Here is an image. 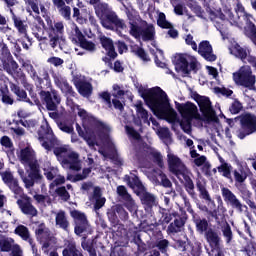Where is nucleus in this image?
Instances as JSON below:
<instances>
[{"label": "nucleus", "instance_id": "obj_1", "mask_svg": "<svg viewBox=\"0 0 256 256\" xmlns=\"http://www.w3.org/2000/svg\"><path fill=\"white\" fill-rule=\"evenodd\" d=\"M141 97L152 107L155 113H158V115L166 119L168 123H177V121H179L177 112L169 103L167 93L160 87L144 90Z\"/></svg>", "mask_w": 256, "mask_h": 256}, {"label": "nucleus", "instance_id": "obj_2", "mask_svg": "<svg viewBox=\"0 0 256 256\" xmlns=\"http://www.w3.org/2000/svg\"><path fill=\"white\" fill-rule=\"evenodd\" d=\"M11 52L9 51V48L7 47V44L3 43V41H0V59L1 61L8 60V63L5 62L3 64V69L8 73V75H11L15 81H20V83L23 85L27 91H33V85L27 81V75L23 73V71L19 68V64L17 61L10 59Z\"/></svg>", "mask_w": 256, "mask_h": 256}, {"label": "nucleus", "instance_id": "obj_3", "mask_svg": "<svg viewBox=\"0 0 256 256\" xmlns=\"http://www.w3.org/2000/svg\"><path fill=\"white\" fill-rule=\"evenodd\" d=\"M124 181L129 185L131 189H133L134 193L140 198V201L148 213H151V209L153 207L157 206V198L152 193L147 192V189L139 180V177H137L135 174L125 175Z\"/></svg>", "mask_w": 256, "mask_h": 256}, {"label": "nucleus", "instance_id": "obj_4", "mask_svg": "<svg viewBox=\"0 0 256 256\" xmlns=\"http://www.w3.org/2000/svg\"><path fill=\"white\" fill-rule=\"evenodd\" d=\"M232 79L238 87H244L243 95L248 99L253 98L252 93H256V76L253 74L251 66H242L232 74Z\"/></svg>", "mask_w": 256, "mask_h": 256}, {"label": "nucleus", "instance_id": "obj_5", "mask_svg": "<svg viewBox=\"0 0 256 256\" xmlns=\"http://www.w3.org/2000/svg\"><path fill=\"white\" fill-rule=\"evenodd\" d=\"M22 68L30 75L38 89H50L51 87V76L49 75V69L41 68L38 73L29 60L21 61Z\"/></svg>", "mask_w": 256, "mask_h": 256}, {"label": "nucleus", "instance_id": "obj_6", "mask_svg": "<svg viewBox=\"0 0 256 256\" xmlns=\"http://www.w3.org/2000/svg\"><path fill=\"white\" fill-rule=\"evenodd\" d=\"M54 155H56L63 169L81 171V160H79L77 152H73L67 149V147H56L54 148Z\"/></svg>", "mask_w": 256, "mask_h": 256}, {"label": "nucleus", "instance_id": "obj_7", "mask_svg": "<svg viewBox=\"0 0 256 256\" xmlns=\"http://www.w3.org/2000/svg\"><path fill=\"white\" fill-rule=\"evenodd\" d=\"M177 109L182 117L180 127L184 133L188 135L191 133V123L193 119H200L199 110L197 106L191 102L176 104Z\"/></svg>", "mask_w": 256, "mask_h": 256}, {"label": "nucleus", "instance_id": "obj_8", "mask_svg": "<svg viewBox=\"0 0 256 256\" xmlns=\"http://www.w3.org/2000/svg\"><path fill=\"white\" fill-rule=\"evenodd\" d=\"M177 73L189 75L191 71L197 73L199 69V61L191 54H176L173 60Z\"/></svg>", "mask_w": 256, "mask_h": 256}, {"label": "nucleus", "instance_id": "obj_9", "mask_svg": "<svg viewBox=\"0 0 256 256\" xmlns=\"http://www.w3.org/2000/svg\"><path fill=\"white\" fill-rule=\"evenodd\" d=\"M129 17V33L135 39H143V41H153L155 39V26L144 22L142 26H139L137 21Z\"/></svg>", "mask_w": 256, "mask_h": 256}, {"label": "nucleus", "instance_id": "obj_10", "mask_svg": "<svg viewBox=\"0 0 256 256\" xmlns=\"http://www.w3.org/2000/svg\"><path fill=\"white\" fill-rule=\"evenodd\" d=\"M196 187L200 193V197L205 201H208V205L212 209V211L208 212L209 221H215V223H217L218 225H227V222H225L223 215H217V211H215V202L211 200V195H209V191H207V183L204 180H197Z\"/></svg>", "mask_w": 256, "mask_h": 256}, {"label": "nucleus", "instance_id": "obj_11", "mask_svg": "<svg viewBox=\"0 0 256 256\" xmlns=\"http://www.w3.org/2000/svg\"><path fill=\"white\" fill-rule=\"evenodd\" d=\"M46 23L48 25L46 28L49 39L48 43L52 49H55L59 45V41H64L63 33H65V25H63V22L53 24V21L49 17H46Z\"/></svg>", "mask_w": 256, "mask_h": 256}, {"label": "nucleus", "instance_id": "obj_12", "mask_svg": "<svg viewBox=\"0 0 256 256\" xmlns=\"http://www.w3.org/2000/svg\"><path fill=\"white\" fill-rule=\"evenodd\" d=\"M38 139L46 151H51V149H53V145L57 143V138L55 137L53 129H51L47 119L42 121V125L38 130Z\"/></svg>", "mask_w": 256, "mask_h": 256}, {"label": "nucleus", "instance_id": "obj_13", "mask_svg": "<svg viewBox=\"0 0 256 256\" xmlns=\"http://www.w3.org/2000/svg\"><path fill=\"white\" fill-rule=\"evenodd\" d=\"M167 162L170 173H173V175H175L179 181H181L182 175L189 173V169H187V166L185 163H183V160L171 152V148L169 147L167 148Z\"/></svg>", "mask_w": 256, "mask_h": 256}, {"label": "nucleus", "instance_id": "obj_14", "mask_svg": "<svg viewBox=\"0 0 256 256\" xmlns=\"http://www.w3.org/2000/svg\"><path fill=\"white\" fill-rule=\"evenodd\" d=\"M39 95L44 103H46L48 111H57V108L61 105V95L53 88V84H51L50 88L40 89Z\"/></svg>", "mask_w": 256, "mask_h": 256}, {"label": "nucleus", "instance_id": "obj_15", "mask_svg": "<svg viewBox=\"0 0 256 256\" xmlns=\"http://www.w3.org/2000/svg\"><path fill=\"white\" fill-rule=\"evenodd\" d=\"M19 159L24 167L32 168V173L30 176H37V169L41 170V168L39 167V162L35 157V151L33 148H31V146H27L20 151Z\"/></svg>", "mask_w": 256, "mask_h": 256}, {"label": "nucleus", "instance_id": "obj_16", "mask_svg": "<svg viewBox=\"0 0 256 256\" xmlns=\"http://www.w3.org/2000/svg\"><path fill=\"white\" fill-rule=\"evenodd\" d=\"M100 23L104 29L108 31H117L118 29H125V21L117 15L115 11L106 14L105 17L100 19Z\"/></svg>", "mask_w": 256, "mask_h": 256}, {"label": "nucleus", "instance_id": "obj_17", "mask_svg": "<svg viewBox=\"0 0 256 256\" xmlns=\"http://www.w3.org/2000/svg\"><path fill=\"white\" fill-rule=\"evenodd\" d=\"M132 155H134V159H137L139 163L145 161L147 157H151L154 160V163H157L159 167H163V156L158 151L152 149L145 150V148L142 147H135Z\"/></svg>", "mask_w": 256, "mask_h": 256}, {"label": "nucleus", "instance_id": "obj_18", "mask_svg": "<svg viewBox=\"0 0 256 256\" xmlns=\"http://www.w3.org/2000/svg\"><path fill=\"white\" fill-rule=\"evenodd\" d=\"M197 231L205 233V238L212 251H221V237L215 231L209 228V225H196Z\"/></svg>", "mask_w": 256, "mask_h": 256}, {"label": "nucleus", "instance_id": "obj_19", "mask_svg": "<svg viewBox=\"0 0 256 256\" xmlns=\"http://www.w3.org/2000/svg\"><path fill=\"white\" fill-rule=\"evenodd\" d=\"M256 133V116L246 114L241 118V129L237 131L239 139H245L247 135Z\"/></svg>", "mask_w": 256, "mask_h": 256}, {"label": "nucleus", "instance_id": "obj_20", "mask_svg": "<svg viewBox=\"0 0 256 256\" xmlns=\"http://www.w3.org/2000/svg\"><path fill=\"white\" fill-rule=\"evenodd\" d=\"M26 172L28 173V175H25V170H23L21 167L17 168V173L18 175H20L23 183H24V187H26V189H33V187H35V183H38V181H41V179H43V175H41V170H38L36 168V176L31 175V173H33V168L32 167H25Z\"/></svg>", "mask_w": 256, "mask_h": 256}, {"label": "nucleus", "instance_id": "obj_21", "mask_svg": "<svg viewBox=\"0 0 256 256\" xmlns=\"http://www.w3.org/2000/svg\"><path fill=\"white\" fill-rule=\"evenodd\" d=\"M221 193L226 205H230L238 213L247 211V205L241 203V200L229 188H221Z\"/></svg>", "mask_w": 256, "mask_h": 256}, {"label": "nucleus", "instance_id": "obj_22", "mask_svg": "<svg viewBox=\"0 0 256 256\" xmlns=\"http://www.w3.org/2000/svg\"><path fill=\"white\" fill-rule=\"evenodd\" d=\"M227 15L229 17L228 21H225V16L221 12H218V16L214 18V19H217L215 22V27L217 31L221 33V35H223V33H226L228 23H230L234 27H239L240 25L239 16L235 17V15H233V12H231V10L227 12Z\"/></svg>", "mask_w": 256, "mask_h": 256}, {"label": "nucleus", "instance_id": "obj_23", "mask_svg": "<svg viewBox=\"0 0 256 256\" xmlns=\"http://www.w3.org/2000/svg\"><path fill=\"white\" fill-rule=\"evenodd\" d=\"M50 74L54 80V84L60 91L66 95V97H75L76 93L73 90V86L69 85V82L65 77H62L59 72H55L54 70H50Z\"/></svg>", "mask_w": 256, "mask_h": 256}, {"label": "nucleus", "instance_id": "obj_24", "mask_svg": "<svg viewBox=\"0 0 256 256\" xmlns=\"http://www.w3.org/2000/svg\"><path fill=\"white\" fill-rule=\"evenodd\" d=\"M159 224L160 225H185L187 223V214L182 213L181 215L177 213H162L160 214Z\"/></svg>", "mask_w": 256, "mask_h": 256}, {"label": "nucleus", "instance_id": "obj_25", "mask_svg": "<svg viewBox=\"0 0 256 256\" xmlns=\"http://www.w3.org/2000/svg\"><path fill=\"white\" fill-rule=\"evenodd\" d=\"M98 128L100 129L101 133H103L106 137L107 146L110 150H112V153L114 155L113 157H116L117 165H122L123 159L117 156V147L115 146V141L113 140V138H111V136H109V133L111 132V127H109L107 124L103 122H99Z\"/></svg>", "mask_w": 256, "mask_h": 256}, {"label": "nucleus", "instance_id": "obj_26", "mask_svg": "<svg viewBox=\"0 0 256 256\" xmlns=\"http://www.w3.org/2000/svg\"><path fill=\"white\" fill-rule=\"evenodd\" d=\"M72 81L82 97H91V93H93V85L91 83L85 81L79 75L74 76Z\"/></svg>", "mask_w": 256, "mask_h": 256}, {"label": "nucleus", "instance_id": "obj_27", "mask_svg": "<svg viewBox=\"0 0 256 256\" xmlns=\"http://www.w3.org/2000/svg\"><path fill=\"white\" fill-rule=\"evenodd\" d=\"M17 205L24 215L37 216V208L31 203V197L27 195L22 196L21 199L17 200Z\"/></svg>", "mask_w": 256, "mask_h": 256}, {"label": "nucleus", "instance_id": "obj_28", "mask_svg": "<svg viewBox=\"0 0 256 256\" xmlns=\"http://www.w3.org/2000/svg\"><path fill=\"white\" fill-rule=\"evenodd\" d=\"M198 53L206 61H217V55L213 53V46H211V43L207 40L200 42L198 46Z\"/></svg>", "mask_w": 256, "mask_h": 256}, {"label": "nucleus", "instance_id": "obj_29", "mask_svg": "<svg viewBox=\"0 0 256 256\" xmlns=\"http://www.w3.org/2000/svg\"><path fill=\"white\" fill-rule=\"evenodd\" d=\"M10 13L12 15V21L14 23V26L16 27L20 37L22 39H27V41H31L29 39V35L27 34V24L25 23V21L17 17V15H15V12H13V9H10Z\"/></svg>", "mask_w": 256, "mask_h": 256}, {"label": "nucleus", "instance_id": "obj_30", "mask_svg": "<svg viewBox=\"0 0 256 256\" xmlns=\"http://www.w3.org/2000/svg\"><path fill=\"white\" fill-rule=\"evenodd\" d=\"M154 176H152L150 179L154 185H161L162 187L169 188L173 187V183H171V180L167 178V175L163 173L161 170H154Z\"/></svg>", "mask_w": 256, "mask_h": 256}, {"label": "nucleus", "instance_id": "obj_31", "mask_svg": "<svg viewBox=\"0 0 256 256\" xmlns=\"http://www.w3.org/2000/svg\"><path fill=\"white\" fill-rule=\"evenodd\" d=\"M198 105L205 117H208V119H213V117H215V110H213V106H211V100H209V98L202 97L199 100Z\"/></svg>", "mask_w": 256, "mask_h": 256}, {"label": "nucleus", "instance_id": "obj_32", "mask_svg": "<svg viewBox=\"0 0 256 256\" xmlns=\"http://www.w3.org/2000/svg\"><path fill=\"white\" fill-rule=\"evenodd\" d=\"M181 197L184 201V205L188 213H191L195 225H208V222L205 218H201L199 214H195V212L193 211V208H191V202H189V198H187V195L181 194Z\"/></svg>", "mask_w": 256, "mask_h": 256}, {"label": "nucleus", "instance_id": "obj_33", "mask_svg": "<svg viewBox=\"0 0 256 256\" xmlns=\"http://www.w3.org/2000/svg\"><path fill=\"white\" fill-rule=\"evenodd\" d=\"M99 40L103 49H105L108 57L115 59V57H117V52H115V46H113V40H111V38H107L105 35H101L99 37Z\"/></svg>", "mask_w": 256, "mask_h": 256}, {"label": "nucleus", "instance_id": "obj_34", "mask_svg": "<svg viewBox=\"0 0 256 256\" xmlns=\"http://www.w3.org/2000/svg\"><path fill=\"white\" fill-rule=\"evenodd\" d=\"M74 111H77V115L82 119L83 127L87 128L95 123V118L89 115L80 105H74Z\"/></svg>", "mask_w": 256, "mask_h": 256}, {"label": "nucleus", "instance_id": "obj_35", "mask_svg": "<svg viewBox=\"0 0 256 256\" xmlns=\"http://www.w3.org/2000/svg\"><path fill=\"white\" fill-rule=\"evenodd\" d=\"M191 171L186 172L181 176L180 181H184V189L190 195V197H195V183H193V179H191Z\"/></svg>", "mask_w": 256, "mask_h": 256}, {"label": "nucleus", "instance_id": "obj_36", "mask_svg": "<svg viewBox=\"0 0 256 256\" xmlns=\"http://www.w3.org/2000/svg\"><path fill=\"white\" fill-rule=\"evenodd\" d=\"M62 256H84L83 250L77 248L75 242H68L65 248L62 250Z\"/></svg>", "mask_w": 256, "mask_h": 256}, {"label": "nucleus", "instance_id": "obj_37", "mask_svg": "<svg viewBox=\"0 0 256 256\" xmlns=\"http://www.w3.org/2000/svg\"><path fill=\"white\" fill-rule=\"evenodd\" d=\"M134 107L136 109V115L138 119H141L143 123H146L147 125H151V123L149 122V112L143 107V102L137 101L134 104Z\"/></svg>", "mask_w": 256, "mask_h": 256}, {"label": "nucleus", "instance_id": "obj_38", "mask_svg": "<svg viewBox=\"0 0 256 256\" xmlns=\"http://www.w3.org/2000/svg\"><path fill=\"white\" fill-rule=\"evenodd\" d=\"M10 90L14 95H16L18 101H24L25 103H29V98L27 97V92L25 90L21 89L19 85L10 82Z\"/></svg>", "mask_w": 256, "mask_h": 256}, {"label": "nucleus", "instance_id": "obj_39", "mask_svg": "<svg viewBox=\"0 0 256 256\" xmlns=\"http://www.w3.org/2000/svg\"><path fill=\"white\" fill-rule=\"evenodd\" d=\"M218 159L221 163L220 166L217 167L218 173H222L223 177H226V179H231V170L233 169V167L231 166V164L226 163L223 157L218 156Z\"/></svg>", "mask_w": 256, "mask_h": 256}, {"label": "nucleus", "instance_id": "obj_40", "mask_svg": "<svg viewBox=\"0 0 256 256\" xmlns=\"http://www.w3.org/2000/svg\"><path fill=\"white\" fill-rule=\"evenodd\" d=\"M91 201H95L94 209L95 211H99L101 207L105 205V197L101 196V188H94V194L92 195Z\"/></svg>", "mask_w": 256, "mask_h": 256}, {"label": "nucleus", "instance_id": "obj_41", "mask_svg": "<svg viewBox=\"0 0 256 256\" xmlns=\"http://www.w3.org/2000/svg\"><path fill=\"white\" fill-rule=\"evenodd\" d=\"M94 11L99 21H101L103 17L107 16L108 13L113 11V8H111V6H109L106 2H102L101 4L95 7Z\"/></svg>", "mask_w": 256, "mask_h": 256}, {"label": "nucleus", "instance_id": "obj_42", "mask_svg": "<svg viewBox=\"0 0 256 256\" xmlns=\"http://www.w3.org/2000/svg\"><path fill=\"white\" fill-rule=\"evenodd\" d=\"M156 134L158 135V137H160V139L163 141V143H165L167 145V147H169V145H171V143H173V139L171 138V131H169V128L162 127L160 129H158Z\"/></svg>", "mask_w": 256, "mask_h": 256}, {"label": "nucleus", "instance_id": "obj_43", "mask_svg": "<svg viewBox=\"0 0 256 256\" xmlns=\"http://www.w3.org/2000/svg\"><path fill=\"white\" fill-rule=\"evenodd\" d=\"M71 217L74 219L75 225H87L89 223L87 216L81 211L73 210L71 212Z\"/></svg>", "mask_w": 256, "mask_h": 256}, {"label": "nucleus", "instance_id": "obj_44", "mask_svg": "<svg viewBox=\"0 0 256 256\" xmlns=\"http://www.w3.org/2000/svg\"><path fill=\"white\" fill-rule=\"evenodd\" d=\"M44 175L48 181H53L55 177L59 175V169L51 166L49 163L46 164L44 168Z\"/></svg>", "mask_w": 256, "mask_h": 256}, {"label": "nucleus", "instance_id": "obj_45", "mask_svg": "<svg viewBox=\"0 0 256 256\" xmlns=\"http://www.w3.org/2000/svg\"><path fill=\"white\" fill-rule=\"evenodd\" d=\"M89 173H91V168H85L83 169L82 174H76L75 176L68 174L67 180L73 181V183L77 181H83V179H87Z\"/></svg>", "mask_w": 256, "mask_h": 256}, {"label": "nucleus", "instance_id": "obj_46", "mask_svg": "<svg viewBox=\"0 0 256 256\" xmlns=\"http://www.w3.org/2000/svg\"><path fill=\"white\" fill-rule=\"evenodd\" d=\"M132 52L137 55L142 61L145 63L151 61V58H149V55H147V52L145 50L137 45L132 46Z\"/></svg>", "mask_w": 256, "mask_h": 256}, {"label": "nucleus", "instance_id": "obj_47", "mask_svg": "<svg viewBox=\"0 0 256 256\" xmlns=\"http://www.w3.org/2000/svg\"><path fill=\"white\" fill-rule=\"evenodd\" d=\"M125 131L131 141H135L136 143H139V139H141V135L139 132L135 130L134 127H131L129 125L125 126Z\"/></svg>", "mask_w": 256, "mask_h": 256}, {"label": "nucleus", "instance_id": "obj_48", "mask_svg": "<svg viewBox=\"0 0 256 256\" xmlns=\"http://www.w3.org/2000/svg\"><path fill=\"white\" fill-rule=\"evenodd\" d=\"M70 39H72L73 43L79 44L85 39V35H83V32L79 30V27H77V25H74V30L72 31Z\"/></svg>", "mask_w": 256, "mask_h": 256}, {"label": "nucleus", "instance_id": "obj_49", "mask_svg": "<svg viewBox=\"0 0 256 256\" xmlns=\"http://www.w3.org/2000/svg\"><path fill=\"white\" fill-rule=\"evenodd\" d=\"M7 186L9 187V189H11L14 195H17L18 197H21L23 195V188L19 186V180H17V178L7 184Z\"/></svg>", "mask_w": 256, "mask_h": 256}, {"label": "nucleus", "instance_id": "obj_50", "mask_svg": "<svg viewBox=\"0 0 256 256\" xmlns=\"http://www.w3.org/2000/svg\"><path fill=\"white\" fill-rule=\"evenodd\" d=\"M157 25L159 27H161L162 29H171V27H173L171 22L167 21L165 13H163V12H160L158 14Z\"/></svg>", "mask_w": 256, "mask_h": 256}, {"label": "nucleus", "instance_id": "obj_51", "mask_svg": "<svg viewBox=\"0 0 256 256\" xmlns=\"http://www.w3.org/2000/svg\"><path fill=\"white\" fill-rule=\"evenodd\" d=\"M15 235H19L24 241H27L29 239V229L25 227L24 225H18L14 230Z\"/></svg>", "mask_w": 256, "mask_h": 256}, {"label": "nucleus", "instance_id": "obj_52", "mask_svg": "<svg viewBox=\"0 0 256 256\" xmlns=\"http://www.w3.org/2000/svg\"><path fill=\"white\" fill-rule=\"evenodd\" d=\"M232 53L233 55H235V57H238L242 61H245V59H247V49L239 45L234 46V48L232 49Z\"/></svg>", "mask_w": 256, "mask_h": 256}, {"label": "nucleus", "instance_id": "obj_53", "mask_svg": "<svg viewBox=\"0 0 256 256\" xmlns=\"http://www.w3.org/2000/svg\"><path fill=\"white\" fill-rule=\"evenodd\" d=\"M35 233L40 239H51V230H49V228H45L43 225H40L39 228L36 229Z\"/></svg>", "mask_w": 256, "mask_h": 256}, {"label": "nucleus", "instance_id": "obj_54", "mask_svg": "<svg viewBox=\"0 0 256 256\" xmlns=\"http://www.w3.org/2000/svg\"><path fill=\"white\" fill-rule=\"evenodd\" d=\"M15 125H22V127H25L28 129V131H33L35 127H37V121L36 120H19L15 122Z\"/></svg>", "mask_w": 256, "mask_h": 256}, {"label": "nucleus", "instance_id": "obj_55", "mask_svg": "<svg viewBox=\"0 0 256 256\" xmlns=\"http://www.w3.org/2000/svg\"><path fill=\"white\" fill-rule=\"evenodd\" d=\"M13 244L11 243V241H9V239L4 238V239H0V250L3 253H9L13 251Z\"/></svg>", "mask_w": 256, "mask_h": 256}, {"label": "nucleus", "instance_id": "obj_56", "mask_svg": "<svg viewBox=\"0 0 256 256\" xmlns=\"http://www.w3.org/2000/svg\"><path fill=\"white\" fill-rule=\"evenodd\" d=\"M80 47H82V49H85L86 51H89L90 53H95V51L97 50V46L95 45V43L87 40V39H83L80 42Z\"/></svg>", "mask_w": 256, "mask_h": 256}, {"label": "nucleus", "instance_id": "obj_57", "mask_svg": "<svg viewBox=\"0 0 256 256\" xmlns=\"http://www.w3.org/2000/svg\"><path fill=\"white\" fill-rule=\"evenodd\" d=\"M154 247L160 251V253H167V249H169V240L167 239H162V240H157L154 243Z\"/></svg>", "mask_w": 256, "mask_h": 256}, {"label": "nucleus", "instance_id": "obj_58", "mask_svg": "<svg viewBox=\"0 0 256 256\" xmlns=\"http://www.w3.org/2000/svg\"><path fill=\"white\" fill-rule=\"evenodd\" d=\"M58 129L60 131H63V133H73V124L66 122V121H60L57 122Z\"/></svg>", "mask_w": 256, "mask_h": 256}, {"label": "nucleus", "instance_id": "obj_59", "mask_svg": "<svg viewBox=\"0 0 256 256\" xmlns=\"http://www.w3.org/2000/svg\"><path fill=\"white\" fill-rule=\"evenodd\" d=\"M124 96H125V89H123V86L114 84L113 91H112V97H115L116 99H123Z\"/></svg>", "mask_w": 256, "mask_h": 256}, {"label": "nucleus", "instance_id": "obj_60", "mask_svg": "<svg viewBox=\"0 0 256 256\" xmlns=\"http://www.w3.org/2000/svg\"><path fill=\"white\" fill-rule=\"evenodd\" d=\"M55 193L62 199V201H69L71 198V195H69V192H67V189L65 186L58 187L55 189Z\"/></svg>", "mask_w": 256, "mask_h": 256}, {"label": "nucleus", "instance_id": "obj_61", "mask_svg": "<svg viewBox=\"0 0 256 256\" xmlns=\"http://www.w3.org/2000/svg\"><path fill=\"white\" fill-rule=\"evenodd\" d=\"M124 205L128 211H130V213H133V215L137 214V204L132 197H130L128 200H124Z\"/></svg>", "mask_w": 256, "mask_h": 256}, {"label": "nucleus", "instance_id": "obj_62", "mask_svg": "<svg viewBox=\"0 0 256 256\" xmlns=\"http://www.w3.org/2000/svg\"><path fill=\"white\" fill-rule=\"evenodd\" d=\"M117 194L122 199V201L129 200L131 198V195L129 192H127V188L125 186H118L117 187Z\"/></svg>", "mask_w": 256, "mask_h": 256}, {"label": "nucleus", "instance_id": "obj_63", "mask_svg": "<svg viewBox=\"0 0 256 256\" xmlns=\"http://www.w3.org/2000/svg\"><path fill=\"white\" fill-rule=\"evenodd\" d=\"M81 247L84 251H87L88 253H92L95 251V246H93V242L91 240H86L83 238L81 242Z\"/></svg>", "mask_w": 256, "mask_h": 256}, {"label": "nucleus", "instance_id": "obj_64", "mask_svg": "<svg viewBox=\"0 0 256 256\" xmlns=\"http://www.w3.org/2000/svg\"><path fill=\"white\" fill-rule=\"evenodd\" d=\"M0 144L2 145V147H5V149H9V151L13 152V142L8 136H3L0 139Z\"/></svg>", "mask_w": 256, "mask_h": 256}]
</instances>
